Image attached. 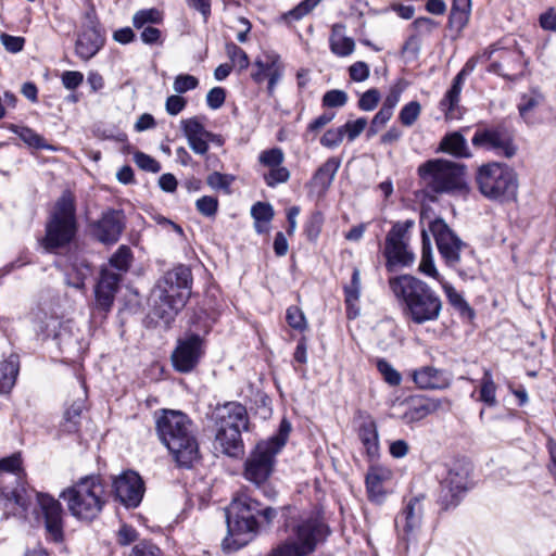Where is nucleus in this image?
I'll list each match as a JSON object with an SVG mask.
<instances>
[{"label":"nucleus","instance_id":"ea45409f","mask_svg":"<svg viewBox=\"0 0 556 556\" xmlns=\"http://www.w3.org/2000/svg\"><path fill=\"white\" fill-rule=\"evenodd\" d=\"M366 489L371 502H382V473L378 466L371 465L366 476Z\"/></svg>","mask_w":556,"mask_h":556},{"label":"nucleus","instance_id":"0eeeda50","mask_svg":"<svg viewBox=\"0 0 556 556\" xmlns=\"http://www.w3.org/2000/svg\"><path fill=\"white\" fill-rule=\"evenodd\" d=\"M476 180L480 192L498 202L514 201L518 192V179L508 165L491 162L478 168Z\"/></svg>","mask_w":556,"mask_h":556},{"label":"nucleus","instance_id":"f8f14e48","mask_svg":"<svg viewBox=\"0 0 556 556\" xmlns=\"http://www.w3.org/2000/svg\"><path fill=\"white\" fill-rule=\"evenodd\" d=\"M35 328L43 337L58 340L62 350L68 353H80L84 349L78 337L73 332L71 321H62L59 317L48 315L46 312H39L35 316Z\"/></svg>","mask_w":556,"mask_h":556},{"label":"nucleus","instance_id":"de8ad7c7","mask_svg":"<svg viewBox=\"0 0 556 556\" xmlns=\"http://www.w3.org/2000/svg\"><path fill=\"white\" fill-rule=\"evenodd\" d=\"M174 285H167L163 281H159L155 287L156 296H162L163 299L176 300L177 296H182V305H186L187 300L190 296L191 288H182V287H173Z\"/></svg>","mask_w":556,"mask_h":556},{"label":"nucleus","instance_id":"39448f33","mask_svg":"<svg viewBox=\"0 0 556 556\" xmlns=\"http://www.w3.org/2000/svg\"><path fill=\"white\" fill-rule=\"evenodd\" d=\"M76 230V199L72 191L65 190L50 213L42 244L49 251L64 247L73 240Z\"/></svg>","mask_w":556,"mask_h":556},{"label":"nucleus","instance_id":"864d4df0","mask_svg":"<svg viewBox=\"0 0 556 556\" xmlns=\"http://www.w3.org/2000/svg\"><path fill=\"white\" fill-rule=\"evenodd\" d=\"M283 161L285 154L280 148L264 150L258 155L260 164L267 167L268 169L282 165Z\"/></svg>","mask_w":556,"mask_h":556},{"label":"nucleus","instance_id":"bf43d9fd","mask_svg":"<svg viewBox=\"0 0 556 556\" xmlns=\"http://www.w3.org/2000/svg\"><path fill=\"white\" fill-rule=\"evenodd\" d=\"M131 251L126 245H121L111 256L110 264L118 270L126 271L130 265Z\"/></svg>","mask_w":556,"mask_h":556},{"label":"nucleus","instance_id":"c9c22d12","mask_svg":"<svg viewBox=\"0 0 556 556\" xmlns=\"http://www.w3.org/2000/svg\"><path fill=\"white\" fill-rule=\"evenodd\" d=\"M20 370L18 356L11 354L0 363V393H9L16 382Z\"/></svg>","mask_w":556,"mask_h":556},{"label":"nucleus","instance_id":"a19ab883","mask_svg":"<svg viewBox=\"0 0 556 556\" xmlns=\"http://www.w3.org/2000/svg\"><path fill=\"white\" fill-rule=\"evenodd\" d=\"M412 26L414 27L416 35H412L407 39L404 48L408 49L413 47L417 50L419 45V37L431 34L438 27V23L430 17H419L413 22Z\"/></svg>","mask_w":556,"mask_h":556},{"label":"nucleus","instance_id":"6e6552de","mask_svg":"<svg viewBox=\"0 0 556 556\" xmlns=\"http://www.w3.org/2000/svg\"><path fill=\"white\" fill-rule=\"evenodd\" d=\"M452 407V401L447 397H430L416 394L406 397H394L389 401L388 416L402 420L405 425L421 421L429 415Z\"/></svg>","mask_w":556,"mask_h":556},{"label":"nucleus","instance_id":"a878e982","mask_svg":"<svg viewBox=\"0 0 556 556\" xmlns=\"http://www.w3.org/2000/svg\"><path fill=\"white\" fill-rule=\"evenodd\" d=\"M473 70V65L467 62L463 70L454 77L451 88L439 103L440 110L446 119H455L460 115L459 100L466 76Z\"/></svg>","mask_w":556,"mask_h":556},{"label":"nucleus","instance_id":"f03ea898","mask_svg":"<svg viewBox=\"0 0 556 556\" xmlns=\"http://www.w3.org/2000/svg\"><path fill=\"white\" fill-rule=\"evenodd\" d=\"M389 288L413 323L421 325L440 317L442 301L425 281L401 275L389 279Z\"/></svg>","mask_w":556,"mask_h":556},{"label":"nucleus","instance_id":"4be33fe9","mask_svg":"<svg viewBox=\"0 0 556 556\" xmlns=\"http://www.w3.org/2000/svg\"><path fill=\"white\" fill-rule=\"evenodd\" d=\"M38 504L45 517L47 535L54 542L63 541V509L52 496L43 493L37 495Z\"/></svg>","mask_w":556,"mask_h":556},{"label":"nucleus","instance_id":"b1692460","mask_svg":"<svg viewBox=\"0 0 556 556\" xmlns=\"http://www.w3.org/2000/svg\"><path fill=\"white\" fill-rule=\"evenodd\" d=\"M163 21V14L157 9H143L132 16V25L136 29H141L140 39L146 45H162V33L154 24Z\"/></svg>","mask_w":556,"mask_h":556},{"label":"nucleus","instance_id":"bb28decb","mask_svg":"<svg viewBox=\"0 0 556 556\" xmlns=\"http://www.w3.org/2000/svg\"><path fill=\"white\" fill-rule=\"evenodd\" d=\"M216 427L240 431L248 430L247 408L238 402H228L216 409Z\"/></svg>","mask_w":556,"mask_h":556},{"label":"nucleus","instance_id":"09e8293b","mask_svg":"<svg viewBox=\"0 0 556 556\" xmlns=\"http://www.w3.org/2000/svg\"><path fill=\"white\" fill-rule=\"evenodd\" d=\"M480 401H482L488 406H495L497 403L496 386L489 369L484 370L483 377L481 379Z\"/></svg>","mask_w":556,"mask_h":556},{"label":"nucleus","instance_id":"dca6fc26","mask_svg":"<svg viewBox=\"0 0 556 556\" xmlns=\"http://www.w3.org/2000/svg\"><path fill=\"white\" fill-rule=\"evenodd\" d=\"M202 353V339L199 334L191 333L178 340L172 354L173 366L180 372H189L199 363Z\"/></svg>","mask_w":556,"mask_h":556},{"label":"nucleus","instance_id":"6e6d98bb","mask_svg":"<svg viewBox=\"0 0 556 556\" xmlns=\"http://www.w3.org/2000/svg\"><path fill=\"white\" fill-rule=\"evenodd\" d=\"M291 431V425L289 421L283 419L280 424L279 431L277 434L270 437L268 440L262 441L264 444H268L274 451L280 452L285 446L289 433Z\"/></svg>","mask_w":556,"mask_h":556},{"label":"nucleus","instance_id":"8fccbe9b","mask_svg":"<svg viewBox=\"0 0 556 556\" xmlns=\"http://www.w3.org/2000/svg\"><path fill=\"white\" fill-rule=\"evenodd\" d=\"M226 53L231 61V66L236 68L239 73L245 71L250 65V59L245 51L235 45L233 42H229L226 45Z\"/></svg>","mask_w":556,"mask_h":556},{"label":"nucleus","instance_id":"0e129e2a","mask_svg":"<svg viewBox=\"0 0 556 556\" xmlns=\"http://www.w3.org/2000/svg\"><path fill=\"white\" fill-rule=\"evenodd\" d=\"M366 126L367 119L361 117L355 121L346 122L344 125L341 126V129L343 130V136L346 135L349 141H353L364 131Z\"/></svg>","mask_w":556,"mask_h":556},{"label":"nucleus","instance_id":"5fc2aeb1","mask_svg":"<svg viewBox=\"0 0 556 556\" xmlns=\"http://www.w3.org/2000/svg\"><path fill=\"white\" fill-rule=\"evenodd\" d=\"M420 112V103L418 101H410L401 109L399 119L403 126L410 127L418 119Z\"/></svg>","mask_w":556,"mask_h":556},{"label":"nucleus","instance_id":"9d476101","mask_svg":"<svg viewBox=\"0 0 556 556\" xmlns=\"http://www.w3.org/2000/svg\"><path fill=\"white\" fill-rule=\"evenodd\" d=\"M414 220L406 219L393 225L384 240V266L389 271L400 270L414 264L416 256L410 247V229Z\"/></svg>","mask_w":556,"mask_h":556},{"label":"nucleus","instance_id":"2eb2a0df","mask_svg":"<svg viewBox=\"0 0 556 556\" xmlns=\"http://www.w3.org/2000/svg\"><path fill=\"white\" fill-rule=\"evenodd\" d=\"M471 144L477 149L492 151L505 157L516 153V147L508 130L503 126H480L471 138Z\"/></svg>","mask_w":556,"mask_h":556},{"label":"nucleus","instance_id":"20e7f679","mask_svg":"<svg viewBox=\"0 0 556 556\" xmlns=\"http://www.w3.org/2000/svg\"><path fill=\"white\" fill-rule=\"evenodd\" d=\"M104 485L98 476H87L65 489L60 497L66 502L70 513L79 520L91 521L105 504Z\"/></svg>","mask_w":556,"mask_h":556},{"label":"nucleus","instance_id":"a211bd4d","mask_svg":"<svg viewBox=\"0 0 556 556\" xmlns=\"http://www.w3.org/2000/svg\"><path fill=\"white\" fill-rule=\"evenodd\" d=\"M90 227L97 240L104 244H113L118 241L125 228L124 213L118 210H106Z\"/></svg>","mask_w":556,"mask_h":556},{"label":"nucleus","instance_id":"e433bc0d","mask_svg":"<svg viewBox=\"0 0 556 556\" xmlns=\"http://www.w3.org/2000/svg\"><path fill=\"white\" fill-rule=\"evenodd\" d=\"M85 407L84 400H74L71 405L65 408L60 428L63 432L75 433L79 430L81 413Z\"/></svg>","mask_w":556,"mask_h":556},{"label":"nucleus","instance_id":"58836bf2","mask_svg":"<svg viewBox=\"0 0 556 556\" xmlns=\"http://www.w3.org/2000/svg\"><path fill=\"white\" fill-rule=\"evenodd\" d=\"M470 9V0H453L448 17L450 27L462 30L469 21Z\"/></svg>","mask_w":556,"mask_h":556},{"label":"nucleus","instance_id":"72a5a7b5","mask_svg":"<svg viewBox=\"0 0 556 556\" xmlns=\"http://www.w3.org/2000/svg\"><path fill=\"white\" fill-rule=\"evenodd\" d=\"M359 439L366 450L370 463L379 458V435L376 424L368 419L359 427Z\"/></svg>","mask_w":556,"mask_h":556},{"label":"nucleus","instance_id":"6ab92c4d","mask_svg":"<svg viewBox=\"0 0 556 556\" xmlns=\"http://www.w3.org/2000/svg\"><path fill=\"white\" fill-rule=\"evenodd\" d=\"M467 489L468 472L465 469H450L440 485L439 504L444 509L456 506Z\"/></svg>","mask_w":556,"mask_h":556},{"label":"nucleus","instance_id":"ddd939ff","mask_svg":"<svg viewBox=\"0 0 556 556\" xmlns=\"http://www.w3.org/2000/svg\"><path fill=\"white\" fill-rule=\"evenodd\" d=\"M429 231L433 235L439 253L445 264L458 268L460 254L467 250V244L447 226L442 218H435L429 224Z\"/></svg>","mask_w":556,"mask_h":556},{"label":"nucleus","instance_id":"4d7b16f0","mask_svg":"<svg viewBox=\"0 0 556 556\" xmlns=\"http://www.w3.org/2000/svg\"><path fill=\"white\" fill-rule=\"evenodd\" d=\"M286 320L294 330L304 331L307 329L306 318L299 306L292 305L287 308Z\"/></svg>","mask_w":556,"mask_h":556},{"label":"nucleus","instance_id":"a18cd8bd","mask_svg":"<svg viewBox=\"0 0 556 556\" xmlns=\"http://www.w3.org/2000/svg\"><path fill=\"white\" fill-rule=\"evenodd\" d=\"M9 129L17 135L29 147L36 149H50V146L46 144L45 139L28 127L11 125Z\"/></svg>","mask_w":556,"mask_h":556},{"label":"nucleus","instance_id":"7ed1b4c3","mask_svg":"<svg viewBox=\"0 0 556 556\" xmlns=\"http://www.w3.org/2000/svg\"><path fill=\"white\" fill-rule=\"evenodd\" d=\"M260 503L247 494L236 496L225 509L228 534L223 541L225 551L245 546L257 533Z\"/></svg>","mask_w":556,"mask_h":556},{"label":"nucleus","instance_id":"5701e85b","mask_svg":"<svg viewBox=\"0 0 556 556\" xmlns=\"http://www.w3.org/2000/svg\"><path fill=\"white\" fill-rule=\"evenodd\" d=\"M181 129L188 140L191 150L199 154L205 155L208 151V142L222 144L223 140L218 135L207 131L197 117L181 121Z\"/></svg>","mask_w":556,"mask_h":556},{"label":"nucleus","instance_id":"c85d7f7f","mask_svg":"<svg viewBox=\"0 0 556 556\" xmlns=\"http://www.w3.org/2000/svg\"><path fill=\"white\" fill-rule=\"evenodd\" d=\"M121 275L109 269H102L100 280L96 287V302L104 311L110 309L118 289Z\"/></svg>","mask_w":556,"mask_h":556},{"label":"nucleus","instance_id":"774afa93","mask_svg":"<svg viewBox=\"0 0 556 556\" xmlns=\"http://www.w3.org/2000/svg\"><path fill=\"white\" fill-rule=\"evenodd\" d=\"M197 210L204 216H214L218 208V201L216 198L211 195H204L197 200Z\"/></svg>","mask_w":556,"mask_h":556},{"label":"nucleus","instance_id":"412c9836","mask_svg":"<svg viewBox=\"0 0 556 556\" xmlns=\"http://www.w3.org/2000/svg\"><path fill=\"white\" fill-rule=\"evenodd\" d=\"M424 515L422 498H410L403 510L395 517V529L402 539L409 541L419 531Z\"/></svg>","mask_w":556,"mask_h":556},{"label":"nucleus","instance_id":"c756f323","mask_svg":"<svg viewBox=\"0 0 556 556\" xmlns=\"http://www.w3.org/2000/svg\"><path fill=\"white\" fill-rule=\"evenodd\" d=\"M339 167L340 160L337 157H329L313 175L309 181L311 188L316 190L318 194L324 195L330 188Z\"/></svg>","mask_w":556,"mask_h":556},{"label":"nucleus","instance_id":"69168bd1","mask_svg":"<svg viewBox=\"0 0 556 556\" xmlns=\"http://www.w3.org/2000/svg\"><path fill=\"white\" fill-rule=\"evenodd\" d=\"M251 215L254 222L268 224L274 217V210L269 203L256 202L251 208Z\"/></svg>","mask_w":556,"mask_h":556},{"label":"nucleus","instance_id":"473e14b6","mask_svg":"<svg viewBox=\"0 0 556 556\" xmlns=\"http://www.w3.org/2000/svg\"><path fill=\"white\" fill-rule=\"evenodd\" d=\"M329 48L339 58L349 56L354 52L355 42L353 38L345 36V26L343 24L337 23L332 25Z\"/></svg>","mask_w":556,"mask_h":556},{"label":"nucleus","instance_id":"13d9d810","mask_svg":"<svg viewBox=\"0 0 556 556\" xmlns=\"http://www.w3.org/2000/svg\"><path fill=\"white\" fill-rule=\"evenodd\" d=\"M323 224L324 216L320 212L311 214L304 226V232L309 241H315L318 238Z\"/></svg>","mask_w":556,"mask_h":556},{"label":"nucleus","instance_id":"603ef678","mask_svg":"<svg viewBox=\"0 0 556 556\" xmlns=\"http://www.w3.org/2000/svg\"><path fill=\"white\" fill-rule=\"evenodd\" d=\"M320 0H303L295 8L281 15V20L290 23L292 21H299L307 15Z\"/></svg>","mask_w":556,"mask_h":556},{"label":"nucleus","instance_id":"f3484780","mask_svg":"<svg viewBox=\"0 0 556 556\" xmlns=\"http://www.w3.org/2000/svg\"><path fill=\"white\" fill-rule=\"evenodd\" d=\"M282 74L283 65L280 61V56L276 53H266L255 59L251 77L256 84H261L267 79V92L268 96L273 97Z\"/></svg>","mask_w":556,"mask_h":556},{"label":"nucleus","instance_id":"79ce46f5","mask_svg":"<svg viewBox=\"0 0 556 556\" xmlns=\"http://www.w3.org/2000/svg\"><path fill=\"white\" fill-rule=\"evenodd\" d=\"M361 290V277L357 268L353 269L351 283L344 287L345 303L348 307V317L355 318L357 311L354 309V304L358 301Z\"/></svg>","mask_w":556,"mask_h":556},{"label":"nucleus","instance_id":"338daca9","mask_svg":"<svg viewBox=\"0 0 556 556\" xmlns=\"http://www.w3.org/2000/svg\"><path fill=\"white\" fill-rule=\"evenodd\" d=\"M233 178L229 175L222 174L219 172H214L207 176V185L216 190H225L229 192L230 185Z\"/></svg>","mask_w":556,"mask_h":556},{"label":"nucleus","instance_id":"49530a36","mask_svg":"<svg viewBox=\"0 0 556 556\" xmlns=\"http://www.w3.org/2000/svg\"><path fill=\"white\" fill-rule=\"evenodd\" d=\"M543 102V96L536 91H531L521 97L520 103L518 104V110L521 117L527 123H532L531 114L535 108H538Z\"/></svg>","mask_w":556,"mask_h":556},{"label":"nucleus","instance_id":"393cba45","mask_svg":"<svg viewBox=\"0 0 556 556\" xmlns=\"http://www.w3.org/2000/svg\"><path fill=\"white\" fill-rule=\"evenodd\" d=\"M413 382L420 390H444L452 383L451 375L434 366H421L409 374Z\"/></svg>","mask_w":556,"mask_h":556},{"label":"nucleus","instance_id":"f257e3e1","mask_svg":"<svg viewBox=\"0 0 556 556\" xmlns=\"http://www.w3.org/2000/svg\"><path fill=\"white\" fill-rule=\"evenodd\" d=\"M155 429L178 467L189 469L200 459L195 428L185 413L163 409L156 417Z\"/></svg>","mask_w":556,"mask_h":556},{"label":"nucleus","instance_id":"1a4fd4ad","mask_svg":"<svg viewBox=\"0 0 556 556\" xmlns=\"http://www.w3.org/2000/svg\"><path fill=\"white\" fill-rule=\"evenodd\" d=\"M418 170L425 185L433 192H452L465 187V166L459 163L443 159L430 160Z\"/></svg>","mask_w":556,"mask_h":556},{"label":"nucleus","instance_id":"f704fd0d","mask_svg":"<svg viewBox=\"0 0 556 556\" xmlns=\"http://www.w3.org/2000/svg\"><path fill=\"white\" fill-rule=\"evenodd\" d=\"M419 271L426 276H429L440 283L444 281L443 277L437 270V267L432 257L431 241L426 229L421 231V260L419 264Z\"/></svg>","mask_w":556,"mask_h":556},{"label":"nucleus","instance_id":"4468645a","mask_svg":"<svg viewBox=\"0 0 556 556\" xmlns=\"http://www.w3.org/2000/svg\"><path fill=\"white\" fill-rule=\"evenodd\" d=\"M278 452L258 442L244 462L243 477L256 486L264 485L273 473Z\"/></svg>","mask_w":556,"mask_h":556},{"label":"nucleus","instance_id":"c03bdc74","mask_svg":"<svg viewBox=\"0 0 556 556\" xmlns=\"http://www.w3.org/2000/svg\"><path fill=\"white\" fill-rule=\"evenodd\" d=\"M442 289L450 302V304L457 309L463 316L472 318L473 311L469 304L465 301L463 295L456 291V289L445 280L441 282Z\"/></svg>","mask_w":556,"mask_h":556},{"label":"nucleus","instance_id":"37998d69","mask_svg":"<svg viewBox=\"0 0 556 556\" xmlns=\"http://www.w3.org/2000/svg\"><path fill=\"white\" fill-rule=\"evenodd\" d=\"M161 281H163L164 283H167V285H174L173 287L179 286L185 289L191 288V285H192L191 270L189 267H187L185 265H178V266L174 267L172 270H168L167 273H165V275L161 279Z\"/></svg>","mask_w":556,"mask_h":556},{"label":"nucleus","instance_id":"2f4dec72","mask_svg":"<svg viewBox=\"0 0 556 556\" xmlns=\"http://www.w3.org/2000/svg\"><path fill=\"white\" fill-rule=\"evenodd\" d=\"M240 430L237 429H216L215 444L220 451L228 456H237L242 452L243 442Z\"/></svg>","mask_w":556,"mask_h":556},{"label":"nucleus","instance_id":"9b49d317","mask_svg":"<svg viewBox=\"0 0 556 556\" xmlns=\"http://www.w3.org/2000/svg\"><path fill=\"white\" fill-rule=\"evenodd\" d=\"M481 59L491 61L489 71L504 78L515 80L522 76L526 61L523 53L515 46L501 47L500 43L490 46L481 55Z\"/></svg>","mask_w":556,"mask_h":556},{"label":"nucleus","instance_id":"680f3d73","mask_svg":"<svg viewBox=\"0 0 556 556\" xmlns=\"http://www.w3.org/2000/svg\"><path fill=\"white\" fill-rule=\"evenodd\" d=\"M290 178V172L287 167L280 165L268 170L264 174V180L268 187H276L279 184H285Z\"/></svg>","mask_w":556,"mask_h":556},{"label":"nucleus","instance_id":"423d86ee","mask_svg":"<svg viewBox=\"0 0 556 556\" xmlns=\"http://www.w3.org/2000/svg\"><path fill=\"white\" fill-rule=\"evenodd\" d=\"M329 534L328 527L317 517L300 520L291 529L290 535L269 556H308Z\"/></svg>","mask_w":556,"mask_h":556},{"label":"nucleus","instance_id":"052dcab7","mask_svg":"<svg viewBox=\"0 0 556 556\" xmlns=\"http://www.w3.org/2000/svg\"><path fill=\"white\" fill-rule=\"evenodd\" d=\"M199 86V79L190 74H179L175 77L173 89L178 94L193 90Z\"/></svg>","mask_w":556,"mask_h":556},{"label":"nucleus","instance_id":"4c0bfd02","mask_svg":"<svg viewBox=\"0 0 556 556\" xmlns=\"http://www.w3.org/2000/svg\"><path fill=\"white\" fill-rule=\"evenodd\" d=\"M440 150L456 157L471 156L465 137L457 131L444 136L440 143Z\"/></svg>","mask_w":556,"mask_h":556},{"label":"nucleus","instance_id":"aec40b11","mask_svg":"<svg viewBox=\"0 0 556 556\" xmlns=\"http://www.w3.org/2000/svg\"><path fill=\"white\" fill-rule=\"evenodd\" d=\"M116 500L126 507H137L143 496V482L135 471H125L113 480Z\"/></svg>","mask_w":556,"mask_h":556},{"label":"nucleus","instance_id":"e2e57ef3","mask_svg":"<svg viewBox=\"0 0 556 556\" xmlns=\"http://www.w3.org/2000/svg\"><path fill=\"white\" fill-rule=\"evenodd\" d=\"M348 102V93L343 90L332 89L323 97V105L327 108H342Z\"/></svg>","mask_w":556,"mask_h":556},{"label":"nucleus","instance_id":"cd10ccee","mask_svg":"<svg viewBox=\"0 0 556 556\" xmlns=\"http://www.w3.org/2000/svg\"><path fill=\"white\" fill-rule=\"evenodd\" d=\"M104 41V35L100 29L81 28L77 34L75 53L79 59L88 61L102 49Z\"/></svg>","mask_w":556,"mask_h":556},{"label":"nucleus","instance_id":"3c124183","mask_svg":"<svg viewBox=\"0 0 556 556\" xmlns=\"http://www.w3.org/2000/svg\"><path fill=\"white\" fill-rule=\"evenodd\" d=\"M90 274L91 270L87 264L81 263L79 266L73 265L72 271L66 274V282L68 286L76 289H81L85 286L86 278L90 276Z\"/></svg>","mask_w":556,"mask_h":556},{"label":"nucleus","instance_id":"7c9ffc66","mask_svg":"<svg viewBox=\"0 0 556 556\" xmlns=\"http://www.w3.org/2000/svg\"><path fill=\"white\" fill-rule=\"evenodd\" d=\"M152 296V315L162 320L165 325H169L176 315L185 307V305H182V296H177L176 300L163 299L162 296H156L155 290Z\"/></svg>","mask_w":556,"mask_h":556}]
</instances>
